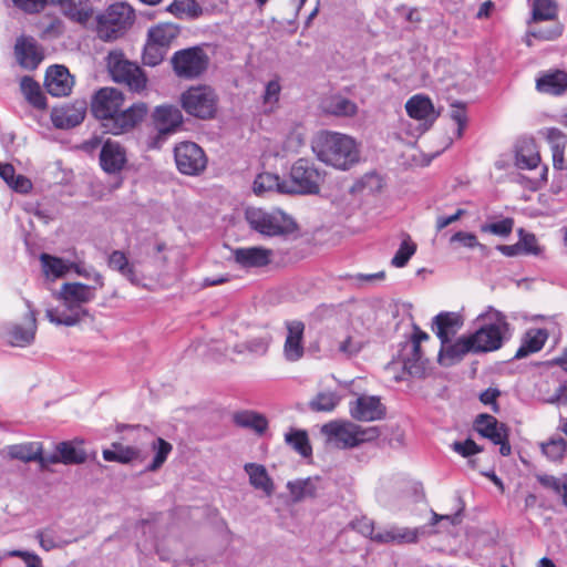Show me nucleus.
Wrapping results in <instances>:
<instances>
[{"label": "nucleus", "instance_id": "obj_1", "mask_svg": "<svg viewBox=\"0 0 567 567\" xmlns=\"http://www.w3.org/2000/svg\"><path fill=\"white\" fill-rule=\"evenodd\" d=\"M124 103L123 93L115 87H102L95 92L91 101V112L102 122L106 133L121 135L133 130L147 114V105L134 103L121 110Z\"/></svg>", "mask_w": 567, "mask_h": 567}, {"label": "nucleus", "instance_id": "obj_2", "mask_svg": "<svg viewBox=\"0 0 567 567\" xmlns=\"http://www.w3.org/2000/svg\"><path fill=\"white\" fill-rule=\"evenodd\" d=\"M94 285L81 282H65L62 285L59 298L63 301L64 309H48L45 317L50 322L72 327L89 315L83 305L91 302L96 290L104 286L103 277L94 272Z\"/></svg>", "mask_w": 567, "mask_h": 567}, {"label": "nucleus", "instance_id": "obj_3", "mask_svg": "<svg viewBox=\"0 0 567 567\" xmlns=\"http://www.w3.org/2000/svg\"><path fill=\"white\" fill-rule=\"evenodd\" d=\"M317 158L340 171H348L360 161V147L350 135L332 132H319L311 143Z\"/></svg>", "mask_w": 567, "mask_h": 567}, {"label": "nucleus", "instance_id": "obj_4", "mask_svg": "<svg viewBox=\"0 0 567 567\" xmlns=\"http://www.w3.org/2000/svg\"><path fill=\"white\" fill-rule=\"evenodd\" d=\"M477 329L470 333L477 354L499 350L512 337L506 316L489 307L476 318Z\"/></svg>", "mask_w": 567, "mask_h": 567}, {"label": "nucleus", "instance_id": "obj_5", "mask_svg": "<svg viewBox=\"0 0 567 567\" xmlns=\"http://www.w3.org/2000/svg\"><path fill=\"white\" fill-rule=\"evenodd\" d=\"M245 218L252 230L267 237L287 236L297 230L295 220L281 210L267 212L249 207Z\"/></svg>", "mask_w": 567, "mask_h": 567}, {"label": "nucleus", "instance_id": "obj_6", "mask_svg": "<svg viewBox=\"0 0 567 567\" xmlns=\"http://www.w3.org/2000/svg\"><path fill=\"white\" fill-rule=\"evenodd\" d=\"M134 19L131 6L124 2L113 3L104 12L96 14V34L103 41L116 40L133 24Z\"/></svg>", "mask_w": 567, "mask_h": 567}, {"label": "nucleus", "instance_id": "obj_7", "mask_svg": "<svg viewBox=\"0 0 567 567\" xmlns=\"http://www.w3.org/2000/svg\"><path fill=\"white\" fill-rule=\"evenodd\" d=\"M321 431L340 449H352L364 442H371L380 435L377 426L362 427L350 421L329 422L322 426Z\"/></svg>", "mask_w": 567, "mask_h": 567}, {"label": "nucleus", "instance_id": "obj_8", "mask_svg": "<svg viewBox=\"0 0 567 567\" xmlns=\"http://www.w3.org/2000/svg\"><path fill=\"white\" fill-rule=\"evenodd\" d=\"M106 66L116 83L125 84L132 92L146 89L147 76L136 63L125 59L121 51H111L106 56Z\"/></svg>", "mask_w": 567, "mask_h": 567}, {"label": "nucleus", "instance_id": "obj_9", "mask_svg": "<svg viewBox=\"0 0 567 567\" xmlns=\"http://www.w3.org/2000/svg\"><path fill=\"white\" fill-rule=\"evenodd\" d=\"M171 63L177 78L195 80L207 71L209 56L202 47H190L176 51Z\"/></svg>", "mask_w": 567, "mask_h": 567}, {"label": "nucleus", "instance_id": "obj_10", "mask_svg": "<svg viewBox=\"0 0 567 567\" xmlns=\"http://www.w3.org/2000/svg\"><path fill=\"white\" fill-rule=\"evenodd\" d=\"M429 339V334L419 327H414L411 339L404 342L399 353V360L404 373L413 378H423L426 372L427 360L421 352V342Z\"/></svg>", "mask_w": 567, "mask_h": 567}, {"label": "nucleus", "instance_id": "obj_11", "mask_svg": "<svg viewBox=\"0 0 567 567\" xmlns=\"http://www.w3.org/2000/svg\"><path fill=\"white\" fill-rule=\"evenodd\" d=\"M181 102L189 115L198 118H210L216 113L217 96L208 85L189 87L182 94Z\"/></svg>", "mask_w": 567, "mask_h": 567}, {"label": "nucleus", "instance_id": "obj_12", "mask_svg": "<svg viewBox=\"0 0 567 567\" xmlns=\"http://www.w3.org/2000/svg\"><path fill=\"white\" fill-rule=\"evenodd\" d=\"M288 194H317L320 190L321 174L307 158L297 159L290 169Z\"/></svg>", "mask_w": 567, "mask_h": 567}, {"label": "nucleus", "instance_id": "obj_13", "mask_svg": "<svg viewBox=\"0 0 567 567\" xmlns=\"http://www.w3.org/2000/svg\"><path fill=\"white\" fill-rule=\"evenodd\" d=\"M474 430L483 437L488 439L495 445H499V453L508 456L512 447L508 440V427L506 424L487 413L478 414L474 421Z\"/></svg>", "mask_w": 567, "mask_h": 567}, {"label": "nucleus", "instance_id": "obj_14", "mask_svg": "<svg viewBox=\"0 0 567 567\" xmlns=\"http://www.w3.org/2000/svg\"><path fill=\"white\" fill-rule=\"evenodd\" d=\"M28 312L21 322H9L3 327V337L12 347L25 348L33 343L37 332V313L30 301H27Z\"/></svg>", "mask_w": 567, "mask_h": 567}, {"label": "nucleus", "instance_id": "obj_15", "mask_svg": "<svg viewBox=\"0 0 567 567\" xmlns=\"http://www.w3.org/2000/svg\"><path fill=\"white\" fill-rule=\"evenodd\" d=\"M174 155L176 166L184 175L195 176L206 168V155L196 143L183 142L178 144L174 150Z\"/></svg>", "mask_w": 567, "mask_h": 567}, {"label": "nucleus", "instance_id": "obj_16", "mask_svg": "<svg viewBox=\"0 0 567 567\" xmlns=\"http://www.w3.org/2000/svg\"><path fill=\"white\" fill-rule=\"evenodd\" d=\"M349 413L357 421L372 422L384 419L386 409L379 396L360 395L349 403Z\"/></svg>", "mask_w": 567, "mask_h": 567}, {"label": "nucleus", "instance_id": "obj_17", "mask_svg": "<svg viewBox=\"0 0 567 567\" xmlns=\"http://www.w3.org/2000/svg\"><path fill=\"white\" fill-rule=\"evenodd\" d=\"M426 534V527H401L396 525H389L380 528L374 536V542L378 544H415L421 536Z\"/></svg>", "mask_w": 567, "mask_h": 567}, {"label": "nucleus", "instance_id": "obj_18", "mask_svg": "<svg viewBox=\"0 0 567 567\" xmlns=\"http://www.w3.org/2000/svg\"><path fill=\"white\" fill-rule=\"evenodd\" d=\"M127 163V155L125 147L111 138H107L100 152V165L107 174L120 173Z\"/></svg>", "mask_w": 567, "mask_h": 567}, {"label": "nucleus", "instance_id": "obj_19", "mask_svg": "<svg viewBox=\"0 0 567 567\" xmlns=\"http://www.w3.org/2000/svg\"><path fill=\"white\" fill-rule=\"evenodd\" d=\"M96 2L97 0H54L64 17L83 27L93 18Z\"/></svg>", "mask_w": 567, "mask_h": 567}, {"label": "nucleus", "instance_id": "obj_20", "mask_svg": "<svg viewBox=\"0 0 567 567\" xmlns=\"http://www.w3.org/2000/svg\"><path fill=\"white\" fill-rule=\"evenodd\" d=\"M86 109L85 101H75L72 104L54 107L51 113L52 123L58 128H72L83 122Z\"/></svg>", "mask_w": 567, "mask_h": 567}, {"label": "nucleus", "instance_id": "obj_21", "mask_svg": "<svg viewBox=\"0 0 567 567\" xmlns=\"http://www.w3.org/2000/svg\"><path fill=\"white\" fill-rule=\"evenodd\" d=\"M287 337L284 344V357L289 362L299 361L305 354V323L299 320L286 322Z\"/></svg>", "mask_w": 567, "mask_h": 567}, {"label": "nucleus", "instance_id": "obj_22", "mask_svg": "<svg viewBox=\"0 0 567 567\" xmlns=\"http://www.w3.org/2000/svg\"><path fill=\"white\" fill-rule=\"evenodd\" d=\"M477 354L471 334L462 336L455 342L442 344L439 361L442 365H453L460 362L466 354Z\"/></svg>", "mask_w": 567, "mask_h": 567}, {"label": "nucleus", "instance_id": "obj_23", "mask_svg": "<svg viewBox=\"0 0 567 567\" xmlns=\"http://www.w3.org/2000/svg\"><path fill=\"white\" fill-rule=\"evenodd\" d=\"M44 85L52 96H65L71 92L73 78L65 66L52 65L47 71Z\"/></svg>", "mask_w": 567, "mask_h": 567}, {"label": "nucleus", "instance_id": "obj_24", "mask_svg": "<svg viewBox=\"0 0 567 567\" xmlns=\"http://www.w3.org/2000/svg\"><path fill=\"white\" fill-rule=\"evenodd\" d=\"M153 122L159 135H168L182 125L183 115L176 106L161 105L153 113Z\"/></svg>", "mask_w": 567, "mask_h": 567}, {"label": "nucleus", "instance_id": "obj_25", "mask_svg": "<svg viewBox=\"0 0 567 567\" xmlns=\"http://www.w3.org/2000/svg\"><path fill=\"white\" fill-rule=\"evenodd\" d=\"M233 256L241 268H261L270 262L272 250L258 246L244 247L235 249Z\"/></svg>", "mask_w": 567, "mask_h": 567}, {"label": "nucleus", "instance_id": "obj_26", "mask_svg": "<svg viewBox=\"0 0 567 567\" xmlns=\"http://www.w3.org/2000/svg\"><path fill=\"white\" fill-rule=\"evenodd\" d=\"M14 53L19 64L28 70H34L43 60V54L33 38H20L14 45Z\"/></svg>", "mask_w": 567, "mask_h": 567}, {"label": "nucleus", "instance_id": "obj_27", "mask_svg": "<svg viewBox=\"0 0 567 567\" xmlns=\"http://www.w3.org/2000/svg\"><path fill=\"white\" fill-rule=\"evenodd\" d=\"M463 326V318L456 312H440L433 318V331L441 344H446Z\"/></svg>", "mask_w": 567, "mask_h": 567}, {"label": "nucleus", "instance_id": "obj_28", "mask_svg": "<svg viewBox=\"0 0 567 567\" xmlns=\"http://www.w3.org/2000/svg\"><path fill=\"white\" fill-rule=\"evenodd\" d=\"M6 451L11 460H18L24 463L39 462L40 465L44 464L43 447L40 442L8 445Z\"/></svg>", "mask_w": 567, "mask_h": 567}, {"label": "nucleus", "instance_id": "obj_29", "mask_svg": "<svg viewBox=\"0 0 567 567\" xmlns=\"http://www.w3.org/2000/svg\"><path fill=\"white\" fill-rule=\"evenodd\" d=\"M540 134L550 145L553 153V165L556 169H561L565 164V148L567 145V135L556 127L544 128Z\"/></svg>", "mask_w": 567, "mask_h": 567}, {"label": "nucleus", "instance_id": "obj_30", "mask_svg": "<svg viewBox=\"0 0 567 567\" xmlns=\"http://www.w3.org/2000/svg\"><path fill=\"white\" fill-rule=\"evenodd\" d=\"M536 87L542 93L559 95L567 89V73L560 70L544 73L537 79Z\"/></svg>", "mask_w": 567, "mask_h": 567}, {"label": "nucleus", "instance_id": "obj_31", "mask_svg": "<svg viewBox=\"0 0 567 567\" xmlns=\"http://www.w3.org/2000/svg\"><path fill=\"white\" fill-rule=\"evenodd\" d=\"M548 333L544 329H529L522 339V343L517 349L514 359H523L532 353L543 349Z\"/></svg>", "mask_w": 567, "mask_h": 567}, {"label": "nucleus", "instance_id": "obj_32", "mask_svg": "<svg viewBox=\"0 0 567 567\" xmlns=\"http://www.w3.org/2000/svg\"><path fill=\"white\" fill-rule=\"evenodd\" d=\"M363 343L361 340L351 334L336 336L329 344V351L333 355H340L350 359L357 355L362 350Z\"/></svg>", "mask_w": 567, "mask_h": 567}, {"label": "nucleus", "instance_id": "obj_33", "mask_svg": "<svg viewBox=\"0 0 567 567\" xmlns=\"http://www.w3.org/2000/svg\"><path fill=\"white\" fill-rule=\"evenodd\" d=\"M107 265L112 270L120 272L131 284H140V277L135 269V265L133 262H130L128 258L123 251H112L109 256Z\"/></svg>", "mask_w": 567, "mask_h": 567}, {"label": "nucleus", "instance_id": "obj_34", "mask_svg": "<svg viewBox=\"0 0 567 567\" xmlns=\"http://www.w3.org/2000/svg\"><path fill=\"white\" fill-rule=\"evenodd\" d=\"M405 110L408 115L415 120L436 117L432 101L427 96L421 94L410 97L405 103Z\"/></svg>", "mask_w": 567, "mask_h": 567}, {"label": "nucleus", "instance_id": "obj_35", "mask_svg": "<svg viewBox=\"0 0 567 567\" xmlns=\"http://www.w3.org/2000/svg\"><path fill=\"white\" fill-rule=\"evenodd\" d=\"M322 109L326 113L334 116L350 117L357 114V104L341 95H332L326 99L322 103Z\"/></svg>", "mask_w": 567, "mask_h": 567}, {"label": "nucleus", "instance_id": "obj_36", "mask_svg": "<svg viewBox=\"0 0 567 567\" xmlns=\"http://www.w3.org/2000/svg\"><path fill=\"white\" fill-rule=\"evenodd\" d=\"M179 29L174 23H158L148 29L147 38L168 51L172 42L178 37Z\"/></svg>", "mask_w": 567, "mask_h": 567}, {"label": "nucleus", "instance_id": "obj_37", "mask_svg": "<svg viewBox=\"0 0 567 567\" xmlns=\"http://www.w3.org/2000/svg\"><path fill=\"white\" fill-rule=\"evenodd\" d=\"M244 468L249 476V483L255 488L264 491L268 496L272 494L274 483L264 465L247 463L245 464Z\"/></svg>", "mask_w": 567, "mask_h": 567}, {"label": "nucleus", "instance_id": "obj_38", "mask_svg": "<svg viewBox=\"0 0 567 567\" xmlns=\"http://www.w3.org/2000/svg\"><path fill=\"white\" fill-rule=\"evenodd\" d=\"M254 192L261 195L267 192L288 194V182L271 173L259 174L254 182Z\"/></svg>", "mask_w": 567, "mask_h": 567}, {"label": "nucleus", "instance_id": "obj_39", "mask_svg": "<svg viewBox=\"0 0 567 567\" xmlns=\"http://www.w3.org/2000/svg\"><path fill=\"white\" fill-rule=\"evenodd\" d=\"M539 162L540 156L535 143L532 140L524 141L516 152V166L520 169H533Z\"/></svg>", "mask_w": 567, "mask_h": 567}, {"label": "nucleus", "instance_id": "obj_40", "mask_svg": "<svg viewBox=\"0 0 567 567\" xmlns=\"http://www.w3.org/2000/svg\"><path fill=\"white\" fill-rule=\"evenodd\" d=\"M319 477H308L306 480H297L288 482L287 487L295 501H301L317 495Z\"/></svg>", "mask_w": 567, "mask_h": 567}, {"label": "nucleus", "instance_id": "obj_41", "mask_svg": "<svg viewBox=\"0 0 567 567\" xmlns=\"http://www.w3.org/2000/svg\"><path fill=\"white\" fill-rule=\"evenodd\" d=\"M234 422L240 427H247L256 431L257 433H264L268 427L267 419L254 411H241L234 415Z\"/></svg>", "mask_w": 567, "mask_h": 567}, {"label": "nucleus", "instance_id": "obj_42", "mask_svg": "<svg viewBox=\"0 0 567 567\" xmlns=\"http://www.w3.org/2000/svg\"><path fill=\"white\" fill-rule=\"evenodd\" d=\"M20 89L27 101L37 109H44L47 106L45 96L39 85L30 76H23L20 81Z\"/></svg>", "mask_w": 567, "mask_h": 567}, {"label": "nucleus", "instance_id": "obj_43", "mask_svg": "<svg viewBox=\"0 0 567 567\" xmlns=\"http://www.w3.org/2000/svg\"><path fill=\"white\" fill-rule=\"evenodd\" d=\"M167 11L178 19H196L203 9L196 0H174L167 7Z\"/></svg>", "mask_w": 567, "mask_h": 567}, {"label": "nucleus", "instance_id": "obj_44", "mask_svg": "<svg viewBox=\"0 0 567 567\" xmlns=\"http://www.w3.org/2000/svg\"><path fill=\"white\" fill-rule=\"evenodd\" d=\"M114 450H104L103 458L107 462L127 464L138 457V450L133 446H124L121 443H113Z\"/></svg>", "mask_w": 567, "mask_h": 567}, {"label": "nucleus", "instance_id": "obj_45", "mask_svg": "<svg viewBox=\"0 0 567 567\" xmlns=\"http://www.w3.org/2000/svg\"><path fill=\"white\" fill-rule=\"evenodd\" d=\"M543 454L551 462H561L567 451V442L558 436H551L547 442L540 444Z\"/></svg>", "mask_w": 567, "mask_h": 567}, {"label": "nucleus", "instance_id": "obj_46", "mask_svg": "<svg viewBox=\"0 0 567 567\" xmlns=\"http://www.w3.org/2000/svg\"><path fill=\"white\" fill-rule=\"evenodd\" d=\"M340 401L337 392H320L309 402V408L316 412H332Z\"/></svg>", "mask_w": 567, "mask_h": 567}, {"label": "nucleus", "instance_id": "obj_47", "mask_svg": "<svg viewBox=\"0 0 567 567\" xmlns=\"http://www.w3.org/2000/svg\"><path fill=\"white\" fill-rule=\"evenodd\" d=\"M56 452L60 453V460H62L63 464H82L86 461L85 452L74 446L71 442L59 443Z\"/></svg>", "mask_w": 567, "mask_h": 567}, {"label": "nucleus", "instance_id": "obj_48", "mask_svg": "<svg viewBox=\"0 0 567 567\" xmlns=\"http://www.w3.org/2000/svg\"><path fill=\"white\" fill-rule=\"evenodd\" d=\"M286 442L293 447L301 456L308 457L312 453L308 435L305 431H291L286 434Z\"/></svg>", "mask_w": 567, "mask_h": 567}, {"label": "nucleus", "instance_id": "obj_49", "mask_svg": "<svg viewBox=\"0 0 567 567\" xmlns=\"http://www.w3.org/2000/svg\"><path fill=\"white\" fill-rule=\"evenodd\" d=\"M166 53V49L155 44V42L147 38L142 55L143 63L148 66H156L164 60Z\"/></svg>", "mask_w": 567, "mask_h": 567}, {"label": "nucleus", "instance_id": "obj_50", "mask_svg": "<svg viewBox=\"0 0 567 567\" xmlns=\"http://www.w3.org/2000/svg\"><path fill=\"white\" fill-rule=\"evenodd\" d=\"M415 251L416 245L411 240L410 236H406L393 256L391 265L396 268L404 267L409 262L410 258L415 254Z\"/></svg>", "mask_w": 567, "mask_h": 567}, {"label": "nucleus", "instance_id": "obj_51", "mask_svg": "<svg viewBox=\"0 0 567 567\" xmlns=\"http://www.w3.org/2000/svg\"><path fill=\"white\" fill-rule=\"evenodd\" d=\"M40 260L47 276L52 275L55 278L62 277L69 269L63 259L48 254H41Z\"/></svg>", "mask_w": 567, "mask_h": 567}, {"label": "nucleus", "instance_id": "obj_52", "mask_svg": "<svg viewBox=\"0 0 567 567\" xmlns=\"http://www.w3.org/2000/svg\"><path fill=\"white\" fill-rule=\"evenodd\" d=\"M153 450H155V456L153 462L147 465V471L154 472L158 470L166 461L168 454L172 451V445L165 440L157 437L153 443Z\"/></svg>", "mask_w": 567, "mask_h": 567}, {"label": "nucleus", "instance_id": "obj_53", "mask_svg": "<svg viewBox=\"0 0 567 567\" xmlns=\"http://www.w3.org/2000/svg\"><path fill=\"white\" fill-rule=\"evenodd\" d=\"M450 244H457L470 249L478 248L482 254H487V247L481 244L473 233L457 231L450 238Z\"/></svg>", "mask_w": 567, "mask_h": 567}, {"label": "nucleus", "instance_id": "obj_54", "mask_svg": "<svg viewBox=\"0 0 567 567\" xmlns=\"http://www.w3.org/2000/svg\"><path fill=\"white\" fill-rule=\"evenodd\" d=\"M556 16V6L551 0H533V19L551 20Z\"/></svg>", "mask_w": 567, "mask_h": 567}, {"label": "nucleus", "instance_id": "obj_55", "mask_svg": "<svg viewBox=\"0 0 567 567\" xmlns=\"http://www.w3.org/2000/svg\"><path fill=\"white\" fill-rule=\"evenodd\" d=\"M35 538L39 540L40 547L45 551L61 548L68 544V542L62 540L53 530L50 529L38 530Z\"/></svg>", "mask_w": 567, "mask_h": 567}, {"label": "nucleus", "instance_id": "obj_56", "mask_svg": "<svg viewBox=\"0 0 567 567\" xmlns=\"http://www.w3.org/2000/svg\"><path fill=\"white\" fill-rule=\"evenodd\" d=\"M8 557L21 558L24 561L25 567H43L40 556L28 550L12 549L0 554V559H6Z\"/></svg>", "mask_w": 567, "mask_h": 567}, {"label": "nucleus", "instance_id": "obj_57", "mask_svg": "<svg viewBox=\"0 0 567 567\" xmlns=\"http://www.w3.org/2000/svg\"><path fill=\"white\" fill-rule=\"evenodd\" d=\"M513 228L514 219L507 217L496 223L485 224L481 227V230L483 233H489L501 237H507L513 231Z\"/></svg>", "mask_w": 567, "mask_h": 567}, {"label": "nucleus", "instance_id": "obj_58", "mask_svg": "<svg viewBox=\"0 0 567 567\" xmlns=\"http://www.w3.org/2000/svg\"><path fill=\"white\" fill-rule=\"evenodd\" d=\"M14 7L19 8L25 13H39L45 9L49 3H54V0H11Z\"/></svg>", "mask_w": 567, "mask_h": 567}, {"label": "nucleus", "instance_id": "obj_59", "mask_svg": "<svg viewBox=\"0 0 567 567\" xmlns=\"http://www.w3.org/2000/svg\"><path fill=\"white\" fill-rule=\"evenodd\" d=\"M452 450L463 457H470L483 451V449L480 445H477L472 439L454 442L452 444Z\"/></svg>", "mask_w": 567, "mask_h": 567}, {"label": "nucleus", "instance_id": "obj_60", "mask_svg": "<svg viewBox=\"0 0 567 567\" xmlns=\"http://www.w3.org/2000/svg\"><path fill=\"white\" fill-rule=\"evenodd\" d=\"M281 86L278 80H271L266 84L262 95L264 104L270 105V109L279 101Z\"/></svg>", "mask_w": 567, "mask_h": 567}, {"label": "nucleus", "instance_id": "obj_61", "mask_svg": "<svg viewBox=\"0 0 567 567\" xmlns=\"http://www.w3.org/2000/svg\"><path fill=\"white\" fill-rule=\"evenodd\" d=\"M520 240L518 241L522 245V252L526 255H539L540 248L537 245V239L534 234H524L523 229H519Z\"/></svg>", "mask_w": 567, "mask_h": 567}, {"label": "nucleus", "instance_id": "obj_62", "mask_svg": "<svg viewBox=\"0 0 567 567\" xmlns=\"http://www.w3.org/2000/svg\"><path fill=\"white\" fill-rule=\"evenodd\" d=\"M537 481L546 488L554 491L557 495H559L565 485L567 484V476L564 481L553 475L539 474L536 476Z\"/></svg>", "mask_w": 567, "mask_h": 567}, {"label": "nucleus", "instance_id": "obj_63", "mask_svg": "<svg viewBox=\"0 0 567 567\" xmlns=\"http://www.w3.org/2000/svg\"><path fill=\"white\" fill-rule=\"evenodd\" d=\"M269 342L270 338L267 337L254 338L245 343V348L251 353L264 355L268 351Z\"/></svg>", "mask_w": 567, "mask_h": 567}, {"label": "nucleus", "instance_id": "obj_64", "mask_svg": "<svg viewBox=\"0 0 567 567\" xmlns=\"http://www.w3.org/2000/svg\"><path fill=\"white\" fill-rule=\"evenodd\" d=\"M8 185L12 189H14L16 192H19V193H28L32 187V184L29 178H27L23 175H16V174H14V177L12 178V182H10Z\"/></svg>", "mask_w": 567, "mask_h": 567}]
</instances>
